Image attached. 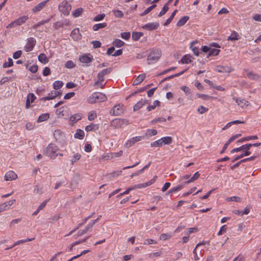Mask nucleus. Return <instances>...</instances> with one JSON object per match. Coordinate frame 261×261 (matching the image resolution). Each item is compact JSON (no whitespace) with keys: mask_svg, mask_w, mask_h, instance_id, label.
<instances>
[{"mask_svg":"<svg viewBox=\"0 0 261 261\" xmlns=\"http://www.w3.org/2000/svg\"><path fill=\"white\" fill-rule=\"evenodd\" d=\"M107 99V96L105 94L100 92H94L88 97L87 101L89 103L93 104L96 102H103Z\"/></svg>","mask_w":261,"mask_h":261,"instance_id":"obj_1","label":"nucleus"},{"mask_svg":"<svg viewBox=\"0 0 261 261\" xmlns=\"http://www.w3.org/2000/svg\"><path fill=\"white\" fill-rule=\"evenodd\" d=\"M59 150L58 147L54 144H49L44 150V154L52 159H56L58 155L57 153Z\"/></svg>","mask_w":261,"mask_h":261,"instance_id":"obj_2","label":"nucleus"},{"mask_svg":"<svg viewBox=\"0 0 261 261\" xmlns=\"http://www.w3.org/2000/svg\"><path fill=\"white\" fill-rule=\"evenodd\" d=\"M161 56V51L159 49H155L150 52L147 57L148 64H153L156 62Z\"/></svg>","mask_w":261,"mask_h":261,"instance_id":"obj_3","label":"nucleus"},{"mask_svg":"<svg viewBox=\"0 0 261 261\" xmlns=\"http://www.w3.org/2000/svg\"><path fill=\"white\" fill-rule=\"evenodd\" d=\"M71 6L66 0H63L59 5V11L64 15H68L71 10Z\"/></svg>","mask_w":261,"mask_h":261,"instance_id":"obj_4","label":"nucleus"},{"mask_svg":"<svg viewBox=\"0 0 261 261\" xmlns=\"http://www.w3.org/2000/svg\"><path fill=\"white\" fill-rule=\"evenodd\" d=\"M128 123V120L126 119L116 118L111 121V126L114 128H119Z\"/></svg>","mask_w":261,"mask_h":261,"instance_id":"obj_5","label":"nucleus"},{"mask_svg":"<svg viewBox=\"0 0 261 261\" xmlns=\"http://www.w3.org/2000/svg\"><path fill=\"white\" fill-rule=\"evenodd\" d=\"M112 71V68L110 67L107 69H104L101 71L99 72L97 74L98 80L95 82L94 86L97 85L98 84L102 83L105 80V76L110 73Z\"/></svg>","mask_w":261,"mask_h":261,"instance_id":"obj_6","label":"nucleus"},{"mask_svg":"<svg viewBox=\"0 0 261 261\" xmlns=\"http://www.w3.org/2000/svg\"><path fill=\"white\" fill-rule=\"evenodd\" d=\"M79 60L81 63L85 64V66H88L93 61V57L90 54H84L80 57Z\"/></svg>","mask_w":261,"mask_h":261,"instance_id":"obj_7","label":"nucleus"},{"mask_svg":"<svg viewBox=\"0 0 261 261\" xmlns=\"http://www.w3.org/2000/svg\"><path fill=\"white\" fill-rule=\"evenodd\" d=\"M36 43V39L33 37H30L27 40L26 45L24 47L25 51L29 52L32 51Z\"/></svg>","mask_w":261,"mask_h":261,"instance_id":"obj_8","label":"nucleus"},{"mask_svg":"<svg viewBox=\"0 0 261 261\" xmlns=\"http://www.w3.org/2000/svg\"><path fill=\"white\" fill-rule=\"evenodd\" d=\"M123 113L122 106L119 104L115 105L110 111V114L112 116H118Z\"/></svg>","mask_w":261,"mask_h":261,"instance_id":"obj_9","label":"nucleus"},{"mask_svg":"<svg viewBox=\"0 0 261 261\" xmlns=\"http://www.w3.org/2000/svg\"><path fill=\"white\" fill-rule=\"evenodd\" d=\"M54 137L57 141L61 143H64L65 141V136L63 133L59 129L56 130L54 133Z\"/></svg>","mask_w":261,"mask_h":261,"instance_id":"obj_10","label":"nucleus"},{"mask_svg":"<svg viewBox=\"0 0 261 261\" xmlns=\"http://www.w3.org/2000/svg\"><path fill=\"white\" fill-rule=\"evenodd\" d=\"M159 22L148 23L143 25L142 28L148 31H152L156 30L159 28Z\"/></svg>","mask_w":261,"mask_h":261,"instance_id":"obj_11","label":"nucleus"},{"mask_svg":"<svg viewBox=\"0 0 261 261\" xmlns=\"http://www.w3.org/2000/svg\"><path fill=\"white\" fill-rule=\"evenodd\" d=\"M232 98L237 103L238 106H239L241 108L247 107L249 104V102L248 101L244 99H241L240 98L237 97H233Z\"/></svg>","mask_w":261,"mask_h":261,"instance_id":"obj_12","label":"nucleus"},{"mask_svg":"<svg viewBox=\"0 0 261 261\" xmlns=\"http://www.w3.org/2000/svg\"><path fill=\"white\" fill-rule=\"evenodd\" d=\"M215 70L218 71V72H230L232 69L231 67L226 66H217Z\"/></svg>","mask_w":261,"mask_h":261,"instance_id":"obj_13","label":"nucleus"},{"mask_svg":"<svg viewBox=\"0 0 261 261\" xmlns=\"http://www.w3.org/2000/svg\"><path fill=\"white\" fill-rule=\"evenodd\" d=\"M17 174L13 171L7 172L5 175V179L6 181L12 180L16 179Z\"/></svg>","mask_w":261,"mask_h":261,"instance_id":"obj_14","label":"nucleus"},{"mask_svg":"<svg viewBox=\"0 0 261 261\" xmlns=\"http://www.w3.org/2000/svg\"><path fill=\"white\" fill-rule=\"evenodd\" d=\"M49 0H45L38 4L37 6L32 9V12L34 13H36L41 11L46 6V3Z\"/></svg>","mask_w":261,"mask_h":261,"instance_id":"obj_15","label":"nucleus"},{"mask_svg":"<svg viewBox=\"0 0 261 261\" xmlns=\"http://www.w3.org/2000/svg\"><path fill=\"white\" fill-rule=\"evenodd\" d=\"M143 138L144 137L143 136H137L135 137H133L127 142L126 145H127L128 147H130L132 145H133L136 142L141 141Z\"/></svg>","mask_w":261,"mask_h":261,"instance_id":"obj_16","label":"nucleus"},{"mask_svg":"<svg viewBox=\"0 0 261 261\" xmlns=\"http://www.w3.org/2000/svg\"><path fill=\"white\" fill-rule=\"evenodd\" d=\"M70 36L74 40H78L81 39V35L80 33L79 29L76 28L73 30L71 33Z\"/></svg>","mask_w":261,"mask_h":261,"instance_id":"obj_17","label":"nucleus"},{"mask_svg":"<svg viewBox=\"0 0 261 261\" xmlns=\"http://www.w3.org/2000/svg\"><path fill=\"white\" fill-rule=\"evenodd\" d=\"M251 148V145H248V144L243 145L239 147L233 149L230 151L231 153H234L235 152H238L241 151L244 149H250Z\"/></svg>","mask_w":261,"mask_h":261,"instance_id":"obj_18","label":"nucleus"},{"mask_svg":"<svg viewBox=\"0 0 261 261\" xmlns=\"http://www.w3.org/2000/svg\"><path fill=\"white\" fill-rule=\"evenodd\" d=\"M35 239V238H31V239H24V240H19L16 242H15L13 245L12 246H11V247H8L7 248H6V250H8L9 249H11L13 247H15V246L16 245H19V244H22V243H26V242H29V241H33Z\"/></svg>","mask_w":261,"mask_h":261,"instance_id":"obj_19","label":"nucleus"},{"mask_svg":"<svg viewBox=\"0 0 261 261\" xmlns=\"http://www.w3.org/2000/svg\"><path fill=\"white\" fill-rule=\"evenodd\" d=\"M145 74H141L138 75L133 81L134 85H137L143 81L145 78Z\"/></svg>","mask_w":261,"mask_h":261,"instance_id":"obj_20","label":"nucleus"},{"mask_svg":"<svg viewBox=\"0 0 261 261\" xmlns=\"http://www.w3.org/2000/svg\"><path fill=\"white\" fill-rule=\"evenodd\" d=\"M92 224H90V223L85 227L84 229L80 230L78 231V236H81L85 233H86L88 231H91L92 229Z\"/></svg>","mask_w":261,"mask_h":261,"instance_id":"obj_21","label":"nucleus"},{"mask_svg":"<svg viewBox=\"0 0 261 261\" xmlns=\"http://www.w3.org/2000/svg\"><path fill=\"white\" fill-rule=\"evenodd\" d=\"M146 102L147 101L146 100H143L142 99L134 106V111H136L140 109L143 106L146 104Z\"/></svg>","mask_w":261,"mask_h":261,"instance_id":"obj_22","label":"nucleus"},{"mask_svg":"<svg viewBox=\"0 0 261 261\" xmlns=\"http://www.w3.org/2000/svg\"><path fill=\"white\" fill-rule=\"evenodd\" d=\"M192 57L190 55H186L182 57L180 62L182 64H189L192 62Z\"/></svg>","mask_w":261,"mask_h":261,"instance_id":"obj_23","label":"nucleus"},{"mask_svg":"<svg viewBox=\"0 0 261 261\" xmlns=\"http://www.w3.org/2000/svg\"><path fill=\"white\" fill-rule=\"evenodd\" d=\"M99 128L98 124H91L90 125H89L85 127V130L86 132H90L92 130L95 131L97 130Z\"/></svg>","mask_w":261,"mask_h":261,"instance_id":"obj_24","label":"nucleus"},{"mask_svg":"<svg viewBox=\"0 0 261 261\" xmlns=\"http://www.w3.org/2000/svg\"><path fill=\"white\" fill-rule=\"evenodd\" d=\"M247 77L250 80H259L260 76L252 71L249 72L247 74Z\"/></svg>","mask_w":261,"mask_h":261,"instance_id":"obj_25","label":"nucleus"},{"mask_svg":"<svg viewBox=\"0 0 261 261\" xmlns=\"http://www.w3.org/2000/svg\"><path fill=\"white\" fill-rule=\"evenodd\" d=\"M28 19L29 17L28 15L20 17L16 19V23H17L18 25H21V24L24 23Z\"/></svg>","mask_w":261,"mask_h":261,"instance_id":"obj_26","label":"nucleus"},{"mask_svg":"<svg viewBox=\"0 0 261 261\" xmlns=\"http://www.w3.org/2000/svg\"><path fill=\"white\" fill-rule=\"evenodd\" d=\"M189 17L188 16H185L180 19L177 22V26L181 27L184 25L189 19Z\"/></svg>","mask_w":261,"mask_h":261,"instance_id":"obj_27","label":"nucleus"},{"mask_svg":"<svg viewBox=\"0 0 261 261\" xmlns=\"http://www.w3.org/2000/svg\"><path fill=\"white\" fill-rule=\"evenodd\" d=\"M56 97L57 95L55 92V91H52L50 93L48 94L47 96L42 97L41 100L43 101L51 100L54 99Z\"/></svg>","mask_w":261,"mask_h":261,"instance_id":"obj_28","label":"nucleus"},{"mask_svg":"<svg viewBox=\"0 0 261 261\" xmlns=\"http://www.w3.org/2000/svg\"><path fill=\"white\" fill-rule=\"evenodd\" d=\"M38 60L43 64H46L48 62L49 60L46 56L44 54H40L38 56Z\"/></svg>","mask_w":261,"mask_h":261,"instance_id":"obj_29","label":"nucleus"},{"mask_svg":"<svg viewBox=\"0 0 261 261\" xmlns=\"http://www.w3.org/2000/svg\"><path fill=\"white\" fill-rule=\"evenodd\" d=\"M85 135L84 132L80 129H77L74 134V138L82 140L84 138Z\"/></svg>","mask_w":261,"mask_h":261,"instance_id":"obj_30","label":"nucleus"},{"mask_svg":"<svg viewBox=\"0 0 261 261\" xmlns=\"http://www.w3.org/2000/svg\"><path fill=\"white\" fill-rule=\"evenodd\" d=\"M82 118V115L81 114H74L71 116L70 120L73 123L76 122L78 120H80Z\"/></svg>","mask_w":261,"mask_h":261,"instance_id":"obj_31","label":"nucleus"},{"mask_svg":"<svg viewBox=\"0 0 261 261\" xmlns=\"http://www.w3.org/2000/svg\"><path fill=\"white\" fill-rule=\"evenodd\" d=\"M258 137L256 135L255 136H250L242 138V139L237 141V142H243L246 141H249L251 140H256L257 139Z\"/></svg>","mask_w":261,"mask_h":261,"instance_id":"obj_32","label":"nucleus"},{"mask_svg":"<svg viewBox=\"0 0 261 261\" xmlns=\"http://www.w3.org/2000/svg\"><path fill=\"white\" fill-rule=\"evenodd\" d=\"M143 35L142 32H134L132 33V39L134 41H138Z\"/></svg>","mask_w":261,"mask_h":261,"instance_id":"obj_33","label":"nucleus"},{"mask_svg":"<svg viewBox=\"0 0 261 261\" xmlns=\"http://www.w3.org/2000/svg\"><path fill=\"white\" fill-rule=\"evenodd\" d=\"M49 118V114L48 113L45 114H42L40 115L38 119H37V122H43L45 120H47Z\"/></svg>","mask_w":261,"mask_h":261,"instance_id":"obj_34","label":"nucleus"},{"mask_svg":"<svg viewBox=\"0 0 261 261\" xmlns=\"http://www.w3.org/2000/svg\"><path fill=\"white\" fill-rule=\"evenodd\" d=\"M107 24L105 22L97 23V24H94L93 26L92 29H93V31H97L98 30H99L100 29L105 28L106 27H107Z\"/></svg>","mask_w":261,"mask_h":261,"instance_id":"obj_35","label":"nucleus"},{"mask_svg":"<svg viewBox=\"0 0 261 261\" xmlns=\"http://www.w3.org/2000/svg\"><path fill=\"white\" fill-rule=\"evenodd\" d=\"M163 144H170L172 143L173 138L171 137H164L161 138Z\"/></svg>","mask_w":261,"mask_h":261,"instance_id":"obj_36","label":"nucleus"},{"mask_svg":"<svg viewBox=\"0 0 261 261\" xmlns=\"http://www.w3.org/2000/svg\"><path fill=\"white\" fill-rule=\"evenodd\" d=\"M199 176H200V174L199 173V172H196L190 179H189L188 180H187L184 182L185 184H188L191 183L192 182H193L194 181L197 179L199 178Z\"/></svg>","mask_w":261,"mask_h":261,"instance_id":"obj_37","label":"nucleus"},{"mask_svg":"<svg viewBox=\"0 0 261 261\" xmlns=\"http://www.w3.org/2000/svg\"><path fill=\"white\" fill-rule=\"evenodd\" d=\"M220 50L218 49H211L210 48V50L207 55V58H208L209 57L213 56H217L219 54Z\"/></svg>","mask_w":261,"mask_h":261,"instance_id":"obj_38","label":"nucleus"},{"mask_svg":"<svg viewBox=\"0 0 261 261\" xmlns=\"http://www.w3.org/2000/svg\"><path fill=\"white\" fill-rule=\"evenodd\" d=\"M64 85V83L62 81H56L53 84V88L55 90H58L60 89Z\"/></svg>","mask_w":261,"mask_h":261,"instance_id":"obj_39","label":"nucleus"},{"mask_svg":"<svg viewBox=\"0 0 261 261\" xmlns=\"http://www.w3.org/2000/svg\"><path fill=\"white\" fill-rule=\"evenodd\" d=\"M83 11L84 9L82 8H78L72 12V15L74 17H77L82 14Z\"/></svg>","mask_w":261,"mask_h":261,"instance_id":"obj_40","label":"nucleus"},{"mask_svg":"<svg viewBox=\"0 0 261 261\" xmlns=\"http://www.w3.org/2000/svg\"><path fill=\"white\" fill-rule=\"evenodd\" d=\"M156 7V5L153 4L151 6L147 8L144 12H143L140 15L141 16H143L149 13L152 10L155 8Z\"/></svg>","mask_w":261,"mask_h":261,"instance_id":"obj_41","label":"nucleus"},{"mask_svg":"<svg viewBox=\"0 0 261 261\" xmlns=\"http://www.w3.org/2000/svg\"><path fill=\"white\" fill-rule=\"evenodd\" d=\"M177 12V10H175L173 12V13L171 14L170 17L168 19H167V20L166 21V22L164 23V25H168V24H169L171 23V22L173 20V19L174 17Z\"/></svg>","mask_w":261,"mask_h":261,"instance_id":"obj_42","label":"nucleus"},{"mask_svg":"<svg viewBox=\"0 0 261 261\" xmlns=\"http://www.w3.org/2000/svg\"><path fill=\"white\" fill-rule=\"evenodd\" d=\"M239 34L236 32H233L230 36L228 37V40L230 41H236L239 39Z\"/></svg>","mask_w":261,"mask_h":261,"instance_id":"obj_43","label":"nucleus"},{"mask_svg":"<svg viewBox=\"0 0 261 261\" xmlns=\"http://www.w3.org/2000/svg\"><path fill=\"white\" fill-rule=\"evenodd\" d=\"M113 44L117 47H120L123 46L125 43L120 39H116L114 40Z\"/></svg>","mask_w":261,"mask_h":261,"instance_id":"obj_44","label":"nucleus"},{"mask_svg":"<svg viewBox=\"0 0 261 261\" xmlns=\"http://www.w3.org/2000/svg\"><path fill=\"white\" fill-rule=\"evenodd\" d=\"M188 70V69H185V70L179 72V73H176V74H173V75H171L169 76H168V77H166L165 78V80H169L171 79H173L174 77H177V76H179L182 74H183L186 71Z\"/></svg>","mask_w":261,"mask_h":261,"instance_id":"obj_45","label":"nucleus"},{"mask_svg":"<svg viewBox=\"0 0 261 261\" xmlns=\"http://www.w3.org/2000/svg\"><path fill=\"white\" fill-rule=\"evenodd\" d=\"M168 5L169 4H167V3L166 4H165L164 5L162 10H161V11L159 13V14L158 15L159 17H161L162 16H163L168 11V10H169V7L168 6Z\"/></svg>","mask_w":261,"mask_h":261,"instance_id":"obj_46","label":"nucleus"},{"mask_svg":"<svg viewBox=\"0 0 261 261\" xmlns=\"http://www.w3.org/2000/svg\"><path fill=\"white\" fill-rule=\"evenodd\" d=\"M195 42L193 41L191 44V48L192 49L194 54L197 56L199 54V48L194 46Z\"/></svg>","mask_w":261,"mask_h":261,"instance_id":"obj_47","label":"nucleus"},{"mask_svg":"<svg viewBox=\"0 0 261 261\" xmlns=\"http://www.w3.org/2000/svg\"><path fill=\"white\" fill-rule=\"evenodd\" d=\"M163 144L161 138L150 144L151 147H161L163 146Z\"/></svg>","mask_w":261,"mask_h":261,"instance_id":"obj_48","label":"nucleus"},{"mask_svg":"<svg viewBox=\"0 0 261 261\" xmlns=\"http://www.w3.org/2000/svg\"><path fill=\"white\" fill-rule=\"evenodd\" d=\"M13 65V60L11 58H8V61L6 62L3 64V68H7V67H11Z\"/></svg>","mask_w":261,"mask_h":261,"instance_id":"obj_49","label":"nucleus"},{"mask_svg":"<svg viewBox=\"0 0 261 261\" xmlns=\"http://www.w3.org/2000/svg\"><path fill=\"white\" fill-rule=\"evenodd\" d=\"M160 103V102L159 100H156L153 102V105L148 106L147 109L148 111H150L154 109L156 106H159Z\"/></svg>","mask_w":261,"mask_h":261,"instance_id":"obj_50","label":"nucleus"},{"mask_svg":"<svg viewBox=\"0 0 261 261\" xmlns=\"http://www.w3.org/2000/svg\"><path fill=\"white\" fill-rule=\"evenodd\" d=\"M97 117V114L95 112L91 111L88 114V119L89 121L93 120Z\"/></svg>","mask_w":261,"mask_h":261,"instance_id":"obj_51","label":"nucleus"},{"mask_svg":"<svg viewBox=\"0 0 261 261\" xmlns=\"http://www.w3.org/2000/svg\"><path fill=\"white\" fill-rule=\"evenodd\" d=\"M113 14L117 18H122L124 15L123 12L119 10L113 11Z\"/></svg>","mask_w":261,"mask_h":261,"instance_id":"obj_52","label":"nucleus"},{"mask_svg":"<svg viewBox=\"0 0 261 261\" xmlns=\"http://www.w3.org/2000/svg\"><path fill=\"white\" fill-rule=\"evenodd\" d=\"M105 17V14H100L96 15L94 18L93 21H98L102 20Z\"/></svg>","mask_w":261,"mask_h":261,"instance_id":"obj_53","label":"nucleus"},{"mask_svg":"<svg viewBox=\"0 0 261 261\" xmlns=\"http://www.w3.org/2000/svg\"><path fill=\"white\" fill-rule=\"evenodd\" d=\"M81 157V154H79V153H76L75 154L72 159L71 160V164H73L74 162H75L76 161H78L80 159Z\"/></svg>","mask_w":261,"mask_h":261,"instance_id":"obj_54","label":"nucleus"},{"mask_svg":"<svg viewBox=\"0 0 261 261\" xmlns=\"http://www.w3.org/2000/svg\"><path fill=\"white\" fill-rule=\"evenodd\" d=\"M36 97L33 93H29L27 96V99L29 100L31 103L33 102L36 99Z\"/></svg>","mask_w":261,"mask_h":261,"instance_id":"obj_55","label":"nucleus"},{"mask_svg":"<svg viewBox=\"0 0 261 261\" xmlns=\"http://www.w3.org/2000/svg\"><path fill=\"white\" fill-rule=\"evenodd\" d=\"M121 37L125 40H128L130 37V32H123L121 33Z\"/></svg>","mask_w":261,"mask_h":261,"instance_id":"obj_56","label":"nucleus"},{"mask_svg":"<svg viewBox=\"0 0 261 261\" xmlns=\"http://www.w3.org/2000/svg\"><path fill=\"white\" fill-rule=\"evenodd\" d=\"M208 111V108H205L202 106H200L197 109V112L202 114Z\"/></svg>","mask_w":261,"mask_h":261,"instance_id":"obj_57","label":"nucleus"},{"mask_svg":"<svg viewBox=\"0 0 261 261\" xmlns=\"http://www.w3.org/2000/svg\"><path fill=\"white\" fill-rule=\"evenodd\" d=\"M147 133L148 135L151 137L156 135L158 133V132L156 129H148L147 131Z\"/></svg>","mask_w":261,"mask_h":261,"instance_id":"obj_58","label":"nucleus"},{"mask_svg":"<svg viewBox=\"0 0 261 261\" xmlns=\"http://www.w3.org/2000/svg\"><path fill=\"white\" fill-rule=\"evenodd\" d=\"M91 43L93 44V48H94L100 47L101 45V43L99 41H93Z\"/></svg>","mask_w":261,"mask_h":261,"instance_id":"obj_59","label":"nucleus"},{"mask_svg":"<svg viewBox=\"0 0 261 261\" xmlns=\"http://www.w3.org/2000/svg\"><path fill=\"white\" fill-rule=\"evenodd\" d=\"M22 54V51L20 50H17L15 52L13 55V58L15 59L19 58Z\"/></svg>","mask_w":261,"mask_h":261,"instance_id":"obj_60","label":"nucleus"},{"mask_svg":"<svg viewBox=\"0 0 261 261\" xmlns=\"http://www.w3.org/2000/svg\"><path fill=\"white\" fill-rule=\"evenodd\" d=\"M143 244L144 245H149V244H156V242L155 240H153V239H147L145 240Z\"/></svg>","mask_w":261,"mask_h":261,"instance_id":"obj_61","label":"nucleus"},{"mask_svg":"<svg viewBox=\"0 0 261 261\" xmlns=\"http://www.w3.org/2000/svg\"><path fill=\"white\" fill-rule=\"evenodd\" d=\"M75 66V64H74V63L70 60V61H68L66 64H65V67L67 68H73Z\"/></svg>","mask_w":261,"mask_h":261,"instance_id":"obj_62","label":"nucleus"},{"mask_svg":"<svg viewBox=\"0 0 261 261\" xmlns=\"http://www.w3.org/2000/svg\"><path fill=\"white\" fill-rule=\"evenodd\" d=\"M38 67L36 65H33L31 66L29 68V70L32 73H36L38 71Z\"/></svg>","mask_w":261,"mask_h":261,"instance_id":"obj_63","label":"nucleus"},{"mask_svg":"<svg viewBox=\"0 0 261 261\" xmlns=\"http://www.w3.org/2000/svg\"><path fill=\"white\" fill-rule=\"evenodd\" d=\"M50 74V70L49 68L46 67L43 71V75L45 76H48Z\"/></svg>","mask_w":261,"mask_h":261,"instance_id":"obj_64","label":"nucleus"}]
</instances>
